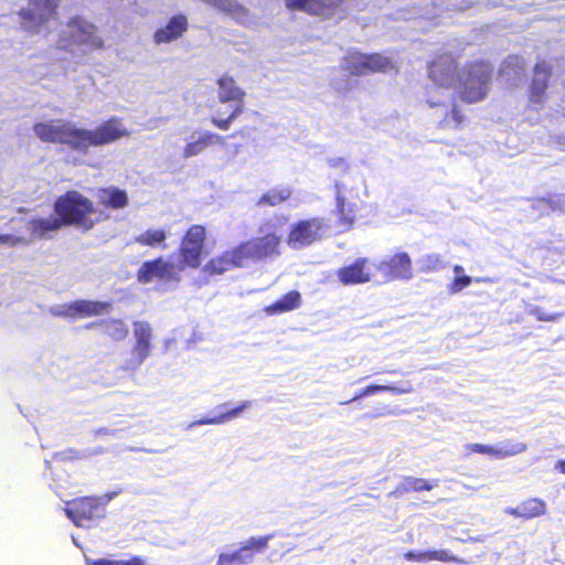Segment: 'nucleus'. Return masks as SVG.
I'll list each match as a JSON object with an SVG mask.
<instances>
[{
	"mask_svg": "<svg viewBox=\"0 0 565 565\" xmlns=\"http://www.w3.org/2000/svg\"><path fill=\"white\" fill-rule=\"evenodd\" d=\"M142 565H145V564L142 563Z\"/></svg>",
	"mask_w": 565,
	"mask_h": 565,
	"instance_id": "nucleus-51",
	"label": "nucleus"
},
{
	"mask_svg": "<svg viewBox=\"0 0 565 565\" xmlns=\"http://www.w3.org/2000/svg\"><path fill=\"white\" fill-rule=\"evenodd\" d=\"M135 344L131 349V361L135 365H140L150 355L152 328L147 321L134 322Z\"/></svg>",
	"mask_w": 565,
	"mask_h": 565,
	"instance_id": "nucleus-14",
	"label": "nucleus"
},
{
	"mask_svg": "<svg viewBox=\"0 0 565 565\" xmlns=\"http://www.w3.org/2000/svg\"><path fill=\"white\" fill-rule=\"evenodd\" d=\"M556 468L562 472L565 473V460H558L556 462Z\"/></svg>",
	"mask_w": 565,
	"mask_h": 565,
	"instance_id": "nucleus-47",
	"label": "nucleus"
},
{
	"mask_svg": "<svg viewBox=\"0 0 565 565\" xmlns=\"http://www.w3.org/2000/svg\"><path fill=\"white\" fill-rule=\"evenodd\" d=\"M106 503L100 497H78L66 502L65 513L76 526L89 527L105 516Z\"/></svg>",
	"mask_w": 565,
	"mask_h": 565,
	"instance_id": "nucleus-7",
	"label": "nucleus"
},
{
	"mask_svg": "<svg viewBox=\"0 0 565 565\" xmlns=\"http://www.w3.org/2000/svg\"><path fill=\"white\" fill-rule=\"evenodd\" d=\"M451 118L455 121L456 126L460 125L463 120V116L460 114V111L457 109V107L452 108Z\"/></svg>",
	"mask_w": 565,
	"mask_h": 565,
	"instance_id": "nucleus-46",
	"label": "nucleus"
},
{
	"mask_svg": "<svg viewBox=\"0 0 565 565\" xmlns=\"http://www.w3.org/2000/svg\"><path fill=\"white\" fill-rule=\"evenodd\" d=\"M328 164L345 173L344 179L337 181L334 188L340 218L344 225H350L354 220L358 203L361 201V188L364 185L363 180L350 174V164L342 157L329 158Z\"/></svg>",
	"mask_w": 565,
	"mask_h": 565,
	"instance_id": "nucleus-4",
	"label": "nucleus"
},
{
	"mask_svg": "<svg viewBox=\"0 0 565 565\" xmlns=\"http://www.w3.org/2000/svg\"><path fill=\"white\" fill-rule=\"evenodd\" d=\"M33 130L36 137L44 142L65 143L84 153L89 147L107 145L129 134L118 118H111L94 130L76 128L62 120L39 122L34 125Z\"/></svg>",
	"mask_w": 565,
	"mask_h": 565,
	"instance_id": "nucleus-1",
	"label": "nucleus"
},
{
	"mask_svg": "<svg viewBox=\"0 0 565 565\" xmlns=\"http://www.w3.org/2000/svg\"><path fill=\"white\" fill-rule=\"evenodd\" d=\"M533 209H539L542 214L550 211L565 212V194L552 196L550 199H537L532 202Z\"/></svg>",
	"mask_w": 565,
	"mask_h": 565,
	"instance_id": "nucleus-34",
	"label": "nucleus"
},
{
	"mask_svg": "<svg viewBox=\"0 0 565 565\" xmlns=\"http://www.w3.org/2000/svg\"><path fill=\"white\" fill-rule=\"evenodd\" d=\"M492 67L488 63L469 65L458 74V93L461 100L473 104L486 98L490 89Z\"/></svg>",
	"mask_w": 565,
	"mask_h": 565,
	"instance_id": "nucleus-5",
	"label": "nucleus"
},
{
	"mask_svg": "<svg viewBox=\"0 0 565 565\" xmlns=\"http://www.w3.org/2000/svg\"><path fill=\"white\" fill-rule=\"evenodd\" d=\"M286 234L285 222L279 217L270 218L259 227L258 242L253 247H277Z\"/></svg>",
	"mask_w": 565,
	"mask_h": 565,
	"instance_id": "nucleus-20",
	"label": "nucleus"
},
{
	"mask_svg": "<svg viewBox=\"0 0 565 565\" xmlns=\"http://www.w3.org/2000/svg\"><path fill=\"white\" fill-rule=\"evenodd\" d=\"M454 9L466 10L477 0H447Z\"/></svg>",
	"mask_w": 565,
	"mask_h": 565,
	"instance_id": "nucleus-44",
	"label": "nucleus"
},
{
	"mask_svg": "<svg viewBox=\"0 0 565 565\" xmlns=\"http://www.w3.org/2000/svg\"><path fill=\"white\" fill-rule=\"evenodd\" d=\"M97 199L103 205L113 209H122L128 204L127 193L117 188L100 189Z\"/></svg>",
	"mask_w": 565,
	"mask_h": 565,
	"instance_id": "nucleus-32",
	"label": "nucleus"
},
{
	"mask_svg": "<svg viewBox=\"0 0 565 565\" xmlns=\"http://www.w3.org/2000/svg\"><path fill=\"white\" fill-rule=\"evenodd\" d=\"M454 271H455L456 274H460V273H462V271H463V268H462L461 266H459V265H456V266L454 267Z\"/></svg>",
	"mask_w": 565,
	"mask_h": 565,
	"instance_id": "nucleus-50",
	"label": "nucleus"
},
{
	"mask_svg": "<svg viewBox=\"0 0 565 565\" xmlns=\"http://www.w3.org/2000/svg\"><path fill=\"white\" fill-rule=\"evenodd\" d=\"M504 513L515 519L529 521L544 516L547 513V503L541 498L531 497L522 500L516 507L507 508Z\"/></svg>",
	"mask_w": 565,
	"mask_h": 565,
	"instance_id": "nucleus-18",
	"label": "nucleus"
},
{
	"mask_svg": "<svg viewBox=\"0 0 565 565\" xmlns=\"http://www.w3.org/2000/svg\"><path fill=\"white\" fill-rule=\"evenodd\" d=\"M324 233L323 222L318 218L301 221L289 232V243L311 245Z\"/></svg>",
	"mask_w": 565,
	"mask_h": 565,
	"instance_id": "nucleus-16",
	"label": "nucleus"
},
{
	"mask_svg": "<svg viewBox=\"0 0 565 565\" xmlns=\"http://www.w3.org/2000/svg\"><path fill=\"white\" fill-rule=\"evenodd\" d=\"M343 68L352 75H363L369 72H386L393 68V63L381 54L350 52L343 61Z\"/></svg>",
	"mask_w": 565,
	"mask_h": 565,
	"instance_id": "nucleus-10",
	"label": "nucleus"
},
{
	"mask_svg": "<svg viewBox=\"0 0 565 565\" xmlns=\"http://www.w3.org/2000/svg\"><path fill=\"white\" fill-rule=\"evenodd\" d=\"M223 141L224 137L211 131H204L200 134L196 138L193 135L184 146L182 156L184 159L195 157L202 153L207 147Z\"/></svg>",
	"mask_w": 565,
	"mask_h": 565,
	"instance_id": "nucleus-23",
	"label": "nucleus"
},
{
	"mask_svg": "<svg viewBox=\"0 0 565 565\" xmlns=\"http://www.w3.org/2000/svg\"><path fill=\"white\" fill-rule=\"evenodd\" d=\"M301 305V295L297 290H291L285 294L279 300L264 308L267 316H274L287 311L295 310Z\"/></svg>",
	"mask_w": 565,
	"mask_h": 565,
	"instance_id": "nucleus-29",
	"label": "nucleus"
},
{
	"mask_svg": "<svg viewBox=\"0 0 565 565\" xmlns=\"http://www.w3.org/2000/svg\"><path fill=\"white\" fill-rule=\"evenodd\" d=\"M405 559L411 562H430V561H439V562H454L457 564H467V562L462 558H459L455 555H451L446 550H431V551H408L404 554Z\"/></svg>",
	"mask_w": 565,
	"mask_h": 565,
	"instance_id": "nucleus-25",
	"label": "nucleus"
},
{
	"mask_svg": "<svg viewBox=\"0 0 565 565\" xmlns=\"http://www.w3.org/2000/svg\"><path fill=\"white\" fill-rule=\"evenodd\" d=\"M472 279L469 276H457L448 286L449 294L454 295L461 291L463 288L471 284Z\"/></svg>",
	"mask_w": 565,
	"mask_h": 565,
	"instance_id": "nucleus-40",
	"label": "nucleus"
},
{
	"mask_svg": "<svg viewBox=\"0 0 565 565\" xmlns=\"http://www.w3.org/2000/svg\"><path fill=\"white\" fill-rule=\"evenodd\" d=\"M291 191L288 188L271 189L265 193L258 201V205L275 206L289 199Z\"/></svg>",
	"mask_w": 565,
	"mask_h": 565,
	"instance_id": "nucleus-36",
	"label": "nucleus"
},
{
	"mask_svg": "<svg viewBox=\"0 0 565 565\" xmlns=\"http://www.w3.org/2000/svg\"><path fill=\"white\" fill-rule=\"evenodd\" d=\"M268 255V249H225L217 257H211L202 267L205 276L223 274L235 267H243L248 259L257 260L262 256Z\"/></svg>",
	"mask_w": 565,
	"mask_h": 565,
	"instance_id": "nucleus-8",
	"label": "nucleus"
},
{
	"mask_svg": "<svg viewBox=\"0 0 565 565\" xmlns=\"http://www.w3.org/2000/svg\"><path fill=\"white\" fill-rule=\"evenodd\" d=\"M58 0H30V8L20 12L21 26L30 33L44 32L54 14Z\"/></svg>",
	"mask_w": 565,
	"mask_h": 565,
	"instance_id": "nucleus-9",
	"label": "nucleus"
},
{
	"mask_svg": "<svg viewBox=\"0 0 565 565\" xmlns=\"http://www.w3.org/2000/svg\"><path fill=\"white\" fill-rule=\"evenodd\" d=\"M412 390L413 388L409 385V383H406L405 385H402V386L370 384V385L363 387L362 390H360L351 399H349L347 402H343L341 404L345 405V404H349L351 402L361 399V398H363L365 396L373 395L375 393L391 392V393L396 394V395H402V394L411 393Z\"/></svg>",
	"mask_w": 565,
	"mask_h": 565,
	"instance_id": "nucleus-30",
	"label": "nucleus"
},
{
	"mask_svg": "<svg viewBox=\"0 0 565 565\" xmlns=\"http://www.w3.org/2000/svg\"><path fill=\"white\" fill-rule=\"evenodd\" d=\"M205 236V227L192 225L183 236L181 247H202Z\"/></svg>",
	"mask_w": 565,
	"mask_h": 565,
	"instance_id": "nucleus-35",
	"label": "nucleus"
},
{
	"mask_svg": "<svg viewBox=\"0 0 565 565\" xmlns=\"http://www.w3.org/2000/svg\"><path fill=\"white\" fill-rule=\"evenodd\" d=\"M380 270L383 273L386 281L407 280L413 276L412 262L406 253L393 255L388 260L381 264Z\"/></svg>",
	"mask_w": 565,
	"mask_h": 565,
	"instance_id": "nucleus-15",
	"label": "nucleus"
},
{
	"mask_svg": "<svg viewBox=\"0 0 565 565\" xmlns=\"http://www.w3.org/2000/svg\"><path fill=\"white\" fill-rule=\"evenodd\" d=\"M93 565H142V561L139 557H132L128 561H110V559H96Z\"/></svg>",
	"mask_w": 565,
	"mask_h": 565,
	"instance_id": "nucleus-41",
	"label": "nucleus"
},
{
	"mask_svg": "<svg viewBox=\"0 0 565 565\" xmlns=\"http://www.w3.org/2000/svg\"><path fill=\"white\" fill-rule=\"evenodd\" d=\"M218 99L221 103H232L231 108H234L236 104L244 105L245 93L235 84V81L231 77H222L218 79Z\"/></svg>",
	"mask_w": 565,
	"mask_h": 565,
	"instance_id": "nucleus-28",
	"label": "nucleus"
},
{
	"mask_svg": "<svg viewBox=\"0 0 565 565\" xmlns=\"http://www.w3.org/2000/svg\"><path fill=\"white\" fill-rule=\"evenodd\" d=\"M243 113V104H236L234 108H231V113L227 116V118H221V116L224 114L221 110H217L216 116L212 118V124L222 129L227 130L233 122L234 119H236L241 114Z\"/></svg>",
	"mask_w": 565,
	"mask_h": 565,
	"instance_id": "nucleus-37",
	"label": "nucleus"
},
{
	"mask_svg": "<svg viewBox=\"0 0 565 565\" xmlns=\"http://www.w3.org/2000/svg\"><path fill=\"white\" fill-rule=\"evenodd\" d=\"M250 406L249 401L242 402L238 406L227 409L226 405H221L225 411L213 417H204L195 422V425H220L233 418H236L244 409Z\"/></svg>",
	"mask_w": 565,
	"mask_h": 565,
	"instance_id": "nucleus-31",
	"label": "nucleus"
},
{
	"mask_svg": "<svg viewBox=\"0 0 565 565\" xmlns=\"http://www.w3.org/2000/svg\"><path fill=\"white\" fill-rule=\"evenodd\" d=\"M530 312L536 320L545 322H554L563 316L562 313L547 312L540 306H534Z\"/></svg>",
	"mask_w": 565,
	"mask_h": 565,
	"instance_id": "nucleus-39",
	"label": "nucleus"
},
{
	"mask_svg": "<svg viewBox=\"0 0 565 565\" xmlns=\"http://www.w3.org/2000/svg\"><path fill=\"white\" fill-rule=\"evenodd\" d=\"M339 280L345 285H359L371 280V270L366 258H358L353 263L338 269Z\"/></svg>",
	"mask_w": 565,
	"mask_h": 565,
	"instance_id": "nucleus-19",
	"label": "nucleus"
},
{
	"mask_svg": "<svg viewBox=\"0 0 565 565\" xmlns=\"http://www.w3.org/2000/svg\"><path fill=\"white\" fill-rule=\"evenodd\" d=\"M525 71V61L523 57L518 55H511L504 60L500 68V76L510 83L512 86H516L521 81Z\"/></svg>",
	"mask_w": 565,
	"mask_h": 565,
	"instance_id": "nucleus-26",
	"label": "nucleus"
},
{
	"mask_svg": "<svg viewBox=\"0 0 565 565\" xmlns=\"http://www.w3.org/2000/svg\"><path fill=\"white\" fill-rule=\"evenodd\" d=\"M527 449L526 444L520 441L508 440L501 447H492L489 445H482L478 443H472L466 445V450L469 454H482L489 455L498 459H503L507 457H512L519 454L524 452Z\"/></svg>",
	"mask_w": 565,
	"mask_h": 565,
	"instance_id": "nucleus-17",
	"label": "nucleus"
},
{
	"mask_svg": "<svg viewBox=\"0 0 565 565\" xmlns=\"http://www.w3.org/2000/svg\"><path fill=\"white\" fill-rule=\"evenodd\" d=\"M95 434L97 436H100V435H107L108 434V430L106 428H98L95 430Z\"/></svg>",
	"mask_w": 565,
	"mask_h": 565,
	"instance_id": "nucleus-48",
	"label": "nucleus"
},
{
	"mask_svg": "<svg viewBox=\"0 0 565 565\" xmlns=\"http://www.w3.org/2000/svg\"><path fill=\"white\" fill-rule=\"evenodd\" d=\"M93 327H99L102 329L103 335L113 342L124 341L129 334V328L121 319H103L90 322L86 326L87 329Z\"/></svg>",
	"mask_w": 565,
	"mask_h": 565,
	"instance_id": "nucleus-22",
	"label": "nucleus"
},
{
	"mask_svg": "<svg viewBox=\"0 0 565 565\" xmlns=\"http://www.w3.org/2000/svg\"><path fill=\"white\" fill-rule=\"evenodd\" d=\"M102 44L96 28L82 18H74L68 22L58 42L61 49L79 51L83 54L100 47Z\"/></svg>",
	"mask_w": 565,
	"mask_h": 565,
	"instance_id": "nucleus-6",
	"label": "nucleus"
},
{
	"mask_svg": "<svg viewBox=\"0 0 565 565\" xmlns=\"http://www.w3.org/2000/svg\"><path fill=\"white\" fill-rule=\"evenodd\" d=\"M207 249H179L178 262L164 260L158 257L145 262L137 271V280L142 284L152 281L179 282L180 271L185 268H196L201 259L207 256Z\"/></svg>",
	"mask_w": 565,
	"mask_h": 565,
	"instance_id": "nucleus-3",
	"label": "nucleus"
},
{
	"mask_svg": "<svg viewBox=\"0 0 565 565\" xmlns=\"http://www.w3.org/2000/svg\"><path fill=\"white\" fill-rule=\"evenodd\" d=\"M437 483V480L429 481L424 478L406 477L397 488V491L401 493L430 491Z\"/></svg>",
	"mask_w": 565,
	"mask_h": 565,
	"instance_id": "nucleus-33",
	"label": "nucleus"
},
{
	"mask_svg": "<svg viewBox=\"0 0 565 565\" xmlns=\"http://www.w3.org/2000/svg\"><path fill=\"white\" fill-rule=\"evenodd\" d=\"M166 238L167 234L164 231L151 228L136 237V243L151 246L163 243Z\"/></svg>",
	"mask_w": 565,
	"mask_h": 565,
	"instance_id": "nucleus-38",
	"label": "nucleus"
},
{
	"mask_svg": "<svg viewBox=\"0 0 565 565\" xmlns=\"http://www.w3.org/2000/svg\"><path fill=\"white\" fill-rule=\"evenodd\" d=\"M455 61L443 55L429 66V77L439 87L449 88L455 83Z\"/></svg>",
	"mask_w": 565,
	"mask_h": 565,
	"instance_id": "nucleus-21",
	"label": "nucleus"
},
{
	"mask_svg": "<svg viewBox=\"0 0 565 565\" xmlns=\"http://www.w3.org/2000/svg\"><path fill=\"white\" fill-rule=\"evenodd\" d=\"M427 103L429 104L430 107H436V106L441 105V103L439 100L435 102L433 99H428Z\"/></svg>",
	"mask_w": 565,
	"mask_h": 565,
	"instance_id": "nucleus-49",
	"label": "nucleus"
},
{
	"mask_svg": "<svg viewBox=\"0 0 565 565\" xmlns=\"http://www.w3.org/2000/svg\"><path fill=\"white\" fill-rule=\"evenodd\" d=\"M341 0H286L291 10H302L312 14H324L327 10L338 6Z\"/></svg>",
	"mask_w": 565,
	"mask_h": 565,
	"instance_id": "nucleus-27",
	"label": "nucleus"
},
{
	"mask_svg": "<svg viewBox=\"0 0 565 565\" xmlns=\"http://www.w3.org/2000/svg\"><path fill=\"white\" fill-rule=\"evenodd\" d=\"M56 215L34 218L29 224L32 237H51L62 225L72 224L77 228L87 231L98 221L97 211L93 203L76 191H70L58 198L54 204Z\"/></svg>",
	"mask_w": 565,
	"mask_h": 565,
	"instance_id": "nucleus-2",
	"label": "nucleus"
},
{
	"mask_svg": "<svg viewBox=\"0 0 565 565\" xmlns=\"http://www.w3.org/2000/svg\"><path fill=\"white\" fill-rule=\"evenodd\" d=\"M188 28V20L184 15L172 17L164 28L157 30L154 41L157 43H169L179 39Z\"/></svg>",
	"mask_w": 565,
	"mask_h": 565,
	"instance_id": "nucleus-24",
	"label": "nucleus"
},
{
	"mask_svg": "<svg viewBox=\"0 0 565 565\" xmlns=\"http://www.w3.org/2000/svg\"><path fill=\"white\" fill-rule=\"evenodd\" d=\"M269 536H252L232 553L218 555L216 565H246L255 555L268 547Z\"/></svg>",
	"mask_w": 565,
	"mask_h": 565,
	"instance_id": "nucleus-11",
	"label": "nucleus"
},
{
	"mask_svg": "<svg viewBox=\"0 0 565 565\" xmlns=\"http://www.w3.org/2000/svg\"><path fill=\"white\" fill-rule=\"evenodd\" d=\"M215 6H217L220 9L227 11L230 13L237 12L238 10H242L239 4L237 2L231 1V0H217L215 2Z\"/></svg>",
	"mask_w": 565,
	"mask_h": 565,
	"instance_id": "nucleus-42",
	"label": "nucleus"
},
{
	"mask_svg": "<svg viewBox=\"0 0 565 565\" xmlns=\"http://www.w3.org/2000/svg\"><path fill=\"white\" fill-rule=\"evenodd\" d=\"M61 457L63 460H79L83 459L85 456L81 454L78 450L70 448L62 451Z\"/></svg>",
	"mask_w": 565,
	"mask_h": 565,
	"instance_id": "nucleus-43",
	"label": "nucleus"
},
{
	"mask_svg": "<svg viewBox=\"0 0 565 565\" xmlns=\"http://www.w3.org/2000/svg\"><path fill=\"white\" fill-rule=\"evenodd\" d=\"M551 74L552 66L547 62L536 63L529 96L530 105L535 109L542 107L546 100V88Z\"/></svg>",
	"mask_w": 565,
	"mask_h": 565,
	"instance_id": "nucleus-13",
	"label": "nucleus"
},
{
	"mask_svg": "<svg viewBox=\"0 0 565 565\" xmlns=\"http://www.w3.org/2000/svg\"><path fill=\"white\" fill-rule=\"evenodd\" d=\"M110 307V303L107 301L79 299L64 305L61 309H54L52 312L57 317L83 319L102 316L108 312Z\"/></svg>",
	"mask_w": 565,
	"mask_h": 565,
	"instance_id": "nucleus-12",
	"label": "nucleus"
},
{
	"mask_svg": "<svg viewBox=\"0 0 565 565\" xmlns=\"http://www.w3.org/2000/svg\"><path fill=\"white\" fill-rule=\"evenodd\" d=\"M20 243V239L15 236L3 234L0 235V245L14 246Z\"/></svg>",
	"mask_w": 565,
	"mask_h": 565,
	"instance_id": "nucleus-45",
	"label": "nucleus"
}]
</instances>
